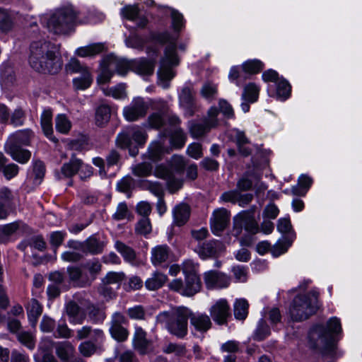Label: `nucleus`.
<instances>
[{
    "label": "nucleus",
    "mask_w": 362,
    "mask_h": 362,
    "mask_svg": "<svg viewBox=\"0 0 362 362\" xmlns=\"http://www.w3.org/2000/svg\"><path fill=\"white\" fill-rule=\"evenodd\" d=\"M115 247L126 261L132 262L135 259L136 254L134 250L124 244L122 242L119 240L116 241Z\"/></svg>",
    "instance_id": "45"
},
{
    "label": "nucleus",
    "mask_w": 362,
    "mask_h": 362,
    "mask_svg": "<svg viewBox=\"0 0 362 362\" xmlns=\"http://www.w3.org/2000/svg\"><path fill=\"white\" fill-rule=\"evenodd\" d=\"M55 127L59 132L67 134L71 129V122L65 115L60 114L56 117Z\"/></svg>",
    "instance_id": "48"
},
{
    "label": "nucleus",
    "mask_w": 362,
    "mask_h": 362,
    "mask_svg": "<svg viewBox=\"0 0 362 362\" xmlns=\"http://www.w3.org/2000/svg\"><path fill=\"white\" fill-rule=\"evenodd\" d=\"M200 94L203 98L211 102L218 94L217 84L211 81L205 82L200 89Z\"/></svg>",
    "instance_id": "39"
},
{
    "label": "nucleus",
    "mask_w": 362,
    "mask_h": 362,
    "mask_svg": "<svg viewBox=\"0 0 362 362\" xmlns=\"http://www.w3.org/2000/svg\"><path fill=\"white\" fill-rule=\"evenodd\" d=\"M249 303L244 298L236 299L233 305V312L235 319L244 320L248 315Z\"/></svg>",
    "instance_id": "36"
},
{
    "label": "nucleus",
    "mask_w": 362,
    "mask_h": 362,
    "mask_svg": "<svg viewBox=\"0 0 362 362\" xmlns=\"http://www.w3.org/2000/svg\"><path fill=\"white\" fill-rule=\"evenodd\" d=\"M317 298V291L296 296L290 306V315L293 320L303 321L315 314L318 309Z\"/></svg>",
    "instance_id": "7"
},
{
    "label": "nucleus",
    "mask_w": 362,
    "mask_h": 362,
    "mask_svg": "<svg viewBox=\"0 0 362 362\" xmlns=\"http://www.w3.org/2000/svg\"><path fill=\"white\" fill-rule=\"evenodd\" d=\"M13 25L12 19L10 15L0 8V28L4 31H8L11 29Z\"/></svg>",
    "instance_id": "63"
},
{
    "label": "nucleus",
    "mask_w": 362,
    "mask_h": 362,
    "mask_svg": "<svg viewBox=\"0 0 362 362\" xmlns=\"http://www.w3.org/2000/svg\"><path fill=\"white\" fill-rule=\"evenodd\" d=\"M77 13L72 6L67 5L57 8L49 18H42L49 32L64 35L70 32L74 27Z\"/></svg>",
    "instance_id": "3"
},
{
    "label": "nucleus",
    "mask_w": 362,
    "mask_h": 362,
    "mask_svg": "<svg viewBox=\"0 0 362 362\" xmlns=\"http://www.w3.org/2000/svg\"><path fill=\"white\" fill-rule=\"evenodd\" d=\"M134 180L131 176H125L117 184V189L123 193H128L133 188Z\"/></svg>",
    "instance_id": "58"
},
{
    "label": "nucleus",
    "mask_w": 362,
    "mask_h": 362,
    "mask_svg": "<svg viewBox=\"0 0 362 362\" xmlns=\"http://www.w3.org/2000/svg\"><path fill=\"white\" fill-rule=\"evenodd\" d=\"M189 316L190 310L188 308L180 307L160 313L156 317V322L165 324L171 334L182 338L187 333V320Z\"/></svg>",
    "instance_id": "4"
},
{
    "label": "nucleus",
    "mask_w": 362,
    "mask_h": 362,
    "mask_svg": "<svg viewBox=\"0 0 362 362\" xmlns=\"http://www.w3.org/2000/svg\"><path fill=\"white\" fill-rule=\"evenodd\" d=\"M189 128L190 134L194 138L201 137L211 129L208 128V125L204 121H203V123L189 122Z\"/></svg>",
    "instance_id": "47"
},
{
    "label": "nucleus",
    "mask_w": 362,
    "mask_h": 362,
    "mask_svg": "<svg viewBox=\"0 0 362 362\" xmlns=\"http://www.w3.org/2000/svg\"><path fill=\"white\" fill-rule=\"evenodd\" d=\"M341 330V323L338 318L332 317L327 326L317 325L309 332V342L312 348L320 351L323 354H331L335 348L334 334Z\"/></svg>",
    "instance_id": "2"
},
{
    "label": "nucleus",
    "mask_w": 362,
    "mask_h": 362,
    "mask_svg": "<svg viewBox=\"0 0 362 362\" xmlns=\"http://www.w3.org/2000/svg\"><path fill=\"white\" fill-rule=\"evenodd\" d=\"M170 250L166 245H157L151 250V262L154 266H158L168 261Z\"/></svg>",
    "instance_id": "26"
},
{
    "label": "nucleus",
    "mask_w": 362,
    "mask_h": 362,
    "mask_svg": "<svg viewBox=\"0 0 362 362\" xmlns=\"http://www.w3.org/2000/svg\"><path fill=\"white\" fill-rule=\"evenodd\" d=\"M125 88V85L120 83L115 87L103 89V92L107 96H112L115 99H122L127 95Z\"/></svg>",
    "instance_id": "53"
},
{
    "label": "nucleus",
    "mask_w": 362,
    "mask_h": 362,
    "mask_svg": "<svg viewBox=\"0 0 362 362\" xmlns=\"http://www.w3.org/2000/svg\"><path fill=\"white\" fill-rule=\"evenodd\" d=\"M27 313L29 321L33 327L37 324L38 317L42 313V306L36 299H31L27 306Z\"/></svg>",
    "instance_id": "35"
},
{
    "label": "nucleus",
    "mask_w": 362,
    "mask_h": 362,
    "mask_svg": "<svg viewBox=\"0 0 362 362\" xmlns=\"http://www.w3.org/2000/svg\"><path fill=\"white\" fill-rule=\"evenodd\" d=\"M224 250V245L218 240L204 243L199 247L198 254L202 259L214 257Z\"/></svg>",
    "instance_id": "17"
},
{
    "label": "nucleus",
    "mask_w": 362,
    "mask_h": 362,
    "mask_svg": "<svg viewBox=\"0 0 362 362\" xmlns=\"http://www.w3.org/2000/svg\"><path fill=\"white\" fill-rule=\"evenodd\" d=\"M40 123L44 134L51 141L57 142V139L53 136L52 112L50 110L43 111Z\"/></svg>",
    "instance_id": "29"
},
{
    "label": "nucleus",
    "mask_w": 362,
    "mask_h": 362,
    "mask_svg": "<svg viewBox=\"0 0 362 362\" xmlns=\"http://www.w3.org/2000/svg\"><path fill=\"white\" fill-rule=\"evenodd\" d=\"M55 352L62 362H68L74 357L75 348L69 341H59L55 344Z\"/></svg>",
    "instance_id": "24"
},
{
    "label": "nucleus",
    "mask_w": 362,
    "mask_h": 362,
    "mask_svg": "<svg viewBox=\"0 0 362 362\" xmlns=\"http://www.w3.org/2000/svg\"><path fill=\"white\" fill-rule=\"evenodd\" d=\"M89 317L94 322H102L105 318L103 311L96 308L93 305H90L87 308Z\"/></svg>",
    "instance_id": "62"
},
{
    "label": "nucleus",
    "mask_w": 362,
    "mask_h": 362,
    "mask_svg": "<svg viewBox=\"0 0 362 362\" xmlns=\"http://www.w3.org/2000/svg\"><path fill=\"white\" fill-rule=\"evenodd\" d=\"M165 111L163 110L162 113L154 112L148 117L149 125L156 129L160 128L164 124Z\"/></svg>",
    "instance_id": "61"
},
{
    "label": "nucleus",
    "mask_w": 362,
    "mask_h": 362,
    "mask_svg": "<svg viewBox=\"0 0 362 362\" xmlns=\"http://www.w3.org/2000/svg\"><path fill=\"white\" fill-rule=\"evenodd\" d=\"M168 286L172 291L182 296H192L201 290L202 283L198 276H187L185 277V281L181 279H175Z\"/></svg>",
    "instance_id": "10"
},
{
    "label": "nucleus",
    "mask_w": 362,
    "mask_h": 362,
    "mask_svg": "<svg viewBox=\"0 0 362 362\" xmlns=\"http://www.w3.org/2000/svg\"><path fill=\"white\" fill-rule=\"evenodd\" d=\"M105 243L95 235H91L84 240V253L98 255L103 252Z\"/></svg>",
    "instance_id": "32"
},
{
    "label": "nucleus",
    "mask_w": 362,
    "mask_h": 362,
    "mask_svg": "<svg viewBox=\"0 0 362 362\" xmlns=\"http://www.w3.org/2000/svg\"><path fill=\"white\" fill-rule=\"evenodd\" d=\"M263 68V62L256 59L247 60L242 64L243 71L249 74H256L261 71Z\"/></svg>",
    "instance_id": "44"
},
{
    "label": "nucleus",
    "mask_w": 362,
    "mask_h": 362,
    "mask_svg": "<svg viewBox=\"0 0 362 362\" xmlns=\"http://www.w3.org/2000/svg\"><path fill=\"white\" fill-rule=\"evenodd\" d=\"M148 108V105L142 98H135L129 105L124 108L123 115L129 122L136 121L146 115Z\"/></svg>",
    "instance_id": "11"
},
{
    "label": "nucleus",
    "mask_w": 362,
    "mask_h": 362,
    "mask_svg": "<svg viewBox=\"0 0 362 362\" xmlns=\"http://www.w3.org/2000/svg\"><path fill=\"white\" fill-rule=\"evenodd\" d=\"M130 211L125 202H121L118 204L115 213L112 215L113 219L116 221H122L129 218Z\"/></svg>",
    "instance_id": "60"
},
{
    "label": "nucleus",
    "mask_w": 362,
    "mask_h": 362,
    "mask_svg": "<svg viewBox=\"0 0 362 362\" xmlns=\"http://www.w3.org/2000/svg\"><path fill=\"white\" fill-rule=\"evenodd\" d=\"M104 64H105L102 66L101 72L97 78V82L99 84L108 83L113 74V69L108 66V62L106 61V59L104 60Z\"/></svg>",
    "instance_id": "57"
},
{
    "label": "nucleus",
    "mask_w": 362,
    "mask_h": 362,
    "mask_svg": "<svg viewBox=\"0 0 362 362\" xmlns=\"http://www.w3.org/2000/svg\"><path fill=\"white\" fill-rule=\"evenodd\" d=\"M251 235L257 233L259 227L254 216L253 211H243L233 218V235L238 237L243 230Z\"/></svg>",
    "instance_id": "8"
},
{
    "label": "nucleus",
    "mask_w": 362,
    "mask_h": 362,
    "mask_svg": "<svg viewBox=\"0 0 362 362\" xmlns=\"http://www.w3.org/2000/svg\"><path fill=\"white\" fill-rule=\"evenodd\" d=\"M139 10L136 5H128L121 10L122 15L128 20L134 21L139 16Z\"/></svg>",
    "instance_id": "64"
},
{
    "label": "nucleus",
    "mask_w": 362,
    "mask_h": 362,
    "mask_svg": "<svg viewBox=\"0 0 362 362\" xmlns=\"http://www.w3.org/2000/svg\"><path fill=\"white\" fill-rule=\"evenodd\" d=\"M11 145V147H5L6 153L16 161L22 164L26 163L31 157V153L21 146Z\"/></svg>",
    "instance_id": "31"
},
{
    "label": "nucleus",
    "mask_w": 362,
    "mask_h": 362,
    "mask_svg": "<svg viewBox=\"0 0 362 362\" xmlns=\"http://www.w3.org/2000/svg\"><path fill=\"white\" fill-rule=\"evenodd\" d=\"M146 139L147 134L145 131L139 126H132L126 128L117 135L116 143L121 148H126L132 146V140H134L138 146H142Z\"/></svg>",
    "instance_id": "9"
},
{
    "label": "nucleus",
    "mask_w": 362,
    "mask_h": 362,
    "mask_svg": "<svg viewBox=\"0 0 362 362\" xmlns=\"http://www.w3.org/2000/svg\"><path fill=\"white\" fill-rule=\"evenodd\" d=\"M190 324L197 330L205 332L211 327L210 317L206 314L192 313L190 312Z\"/></svg>",
    "instance_id": "22"
},
{
    "label": "nucleus",
    "mask_w": 362,
    "mask_h": 362,
    "mask_svg": "<svg viewBox=\"0 0 362 362\" xmlns=\"http://www.w3.org/2000/svg\"><path fill=\"white\" fill-rule=\"evenodd\" d=\"M151 341L146 338V332L140 327L135 328L133 338V346L141 355L149 352Z\"/></svg>",
    "instance_id": "18"
},
{
    "label": "nucleus",
    "mask_w": 362,
    "mask_h": 362,
    "mask_svg": "<svg viewBox=\"0 0 362 362\" xmlns=\"http://www.w3.org/2000/svg\"><path fill=\"white\" fill-rule=\"evenodd\" d=\"M18 340L30 350H33L35 346L34 336L29 332L22 331L17 334Z\"/></svg>",
    "instance_id": "52"
},
{
    "label": "nucleus",
    "mask_w": 362,
    "mask_h": 362,
    "mask_svg": "<svg viewBox=\"0 0 362 362\" xmlns=\"http://www.w3.org/2000/svg\"><path fill=\"white\" fill-rule=\"evenodd\" d=\"M167 281V275L160 272H155L146 280L145 286L149 291H156L161 288Z\"/></svg>",
    "instance_id": "33"
},
{
    "label": "nucleus",
    "mask_w": 362,
    "mask_h": 362,
    "mask_svg": "<svg viewBox=\"0 0 362 362\" xmlns=\"http://www.w3.org/2000/svg\"><path fill=\"white\" fill-rule=\"evenodd\" d=\"M235 143L239 153L243 156H248L251 153V149L245 146L249 144V140L243 132L236 130L235 134Z\"/></svg>",
    "instance_id": "40"
},
{
    "label": "nucleus",
    "mask_w": 362,
    "mask_h": 362,
    "mask_svg": "<svg viewBox=\"0 0 362 362\" xmlns=\"http://www.w3.org/2000/svg\"><path fill=\"white\" fill-rule=\"evenodd\" d=\"M218 114L219 110L216 107L212 106L209 109L207 112V115L204 119L206 125H208V128H210L211 129L212 128H215L218 125V119L217 117Z\"/></svg>",
    "instance_id": "55"
},
{
    "label": "nucleus",
    "mask_w": 362,
    "mask_h": 362,
    "mask_svg": "<svg viewBox=\"0 0 362 362\" xmlns=\"http://www.w3.org/2000/svg\"><path fill=\"white\" fill-rule=\"evenodd\" d=\"M291 245V242L287 239L279 240L271 248L272 255L276 257L285 253Z\"/></svg>",
    "instance_id": "54"
},
{
    "label": "nucleus",
    "mask_w": 362,
    "mask_h": 362,
    "mask_svg": "<svg viewBox=\"0 0 362 362\" xmlns=\"http://www.w3.org/2000/svg\"><path fill=\"white\" fill-rule=\"evenodd\" d=\"M204 280L208 288H223L230 284V278L227 275L213 270L204 273Z\"/></svg>",
    "instance_id": "15"
},
{
    "label": "nucleus",
    "mask_w": 362,
    "mask_h": 362,
    "mask_svg": "<svg viewBox=\"0 0 362 362\" xmlns=\"http://www.w3.org/2000/svg\"><path fill=\"white\" fill-rule=\"evenodd\" d=\"M153 39L161 44L169 42L165 47L164 57L160 61L158 76L163 81H170L175 76L172 67L179 64L175 42L171 41V36L168 32L157 33L154 35Z\"/></svg>",
    "instance_id": "6"
},
{
    "label": "nucleus",
    "mask_w": 362,
    "mask_h": 362,
    "mask_svg": "<svg viewBox=\"0 0 362 362\" xmlns=\"http://www.w3.org/2000/svg\"><path fill=\"white\" fill-rule=\"evenodd\" d=\"M259 88L254 83H249L243 89L242 100L252 103L256 102L258 99Z\"/></svg>",
    "instance_id": "38"
},
{
    "label": "nucleus",
    "mask_w": 362,
    "mask_h": 362,
    "mask_svg": "<svg viewBox=\"0 0 362 362\" xmlns=\"http://www.w3.org/2000/svg\"><path fill=\"white\" fill-rule=\"evenodd\" d=\"M153 166L151 163L144 162L132 167V172L136 177H147L151 174Z\"/></svg>",
    "instance_id": "46"
},
{
    "label": "nucleus",
    "mask_w": 362,
    "mask_h": 362,
    "mask_svg": "<svg viewBox=\"0 0 362 362\" xmlns=\"http://www.w3.org/2000/svg\"><path fill=\"white\" fill-rule=\"evenodd\" d=\"M111 117V108L107 104H101L95 108V124L97 127H104Z\"/></svg>",
    "instance_id": "28"
},
{
    "label": "nucleus",
    "mask_w": 362,
    "mask_h": 362,
    "mask_svg": "<svg viewBox=\"0 0 362 362\" xmlns=\"http://www.w3.org/2000/svg\"><path fill=\"white\" fill-rule=\"evenodd\" d=\"M270 334V329L264 320L261 319L254 333L253 339L257 341L264 340Z\"/></svg>",
    "instance_id": "50"
},
{
    "label": "nucleus",
    "mask_w": 362,
    "mask_h": 362,
    "mask_svg": "<svg viewBox=\"0 0 362 362\" xmlns=\"http://www.w3.org/2000/svg\"><path fill=\"white\" fill-rule=\"evenodd\" d=\"M229 220L230 212L227 209L224 208L216 209L211 220L212 232L218 235L227 227Z\"/></svg>",
    "instance_id": "16"
},
{
    "label": "nucleus",
    "mask_w": 362,
    "mask_h": 362,
    "mask_svg": "<svg viewBox=\"0 0 362 362\" xmlns=\"http://www.w3.org/2000/svg\"><path fill=\"white\" fill-rule=\"evenodd\" d=\"M291 87L288 82L284 78H281L276 83V95L281 100L287 99L291 94Z\"/></svg>",
    "instance_id": "49"
},
{
    "label": "nucleus",
    "mask_w": 362,
    "mask_h": 362,
    "mask_svg": "<svg viewBox=\"0 0 362 362\" xmlns=\"http://www.w3.org/2000/svg\"><path fill=\"white\" fill-rule=\"evenodd\" d=\"M66 313L69 317V322L73 325H81L86 318L85 313L81 311L79 305L73 300L66 304Z\"/></svg>",
    "instance_id": "20"
},
{
    "label": "nucleus",
    "mask_w": 362,
    "mask_h": 362,
    "mask_svg": "<svg viewBox=\"0 0 362 362\" xmlns=\"http://www.w3.org/2000/svg\"><path fill=\"white\" fill-rule=\"evenodd\" d=\"M211 317L218 325H222L227 323L228 318L230 316V308L225 299L217 300L210 308Z\"/></svg>",
    "instance_id": "13"
},
{
    "label": "nucleus",
    "mask_w": 362,
    "mask_h": 362,
    "mask_svg": "<svg viewBox=\"0 0 362 362\" xmlns=\"http://www.w3.org/2000/svg\"><path fill=\"white\" fill-rule=\"evenodd\" d=\"M92 82L93 77L89 71L73 79V85L76 90H85L90 86Z\"/></svg>",
    "instance_id": "43"
},
{
    "label": "nucleus",
    "mask_w": 362,
    "mask_h": 362,
    "mask_svg": "<svg viewBox=\"0 0 362 362\" xmlns=\"http://www.w3.org/2000/svg\"><path fill=\"white\" fill-rule=\"evenodd\" d=\"M108 66L112 69H115L119 75H125L129 69H131V61L119 59L113 55L106 57Z\"/></svg>",
    "instance_id": "30"
},
{
    "label": "nucleus",
    "mask_w": 362,
    "mask_h": 362,
    "mask_svg": "<svg viewBox=\"0 0 362 362\" xmlns=\"http://www.w3.org/2000/svg\"><path fill=\"white\" fill-rule=\"evenodd\" d=\"M102 269V264L98 259H91L82 264L81 267H67V273L71 282L76 286L86 288L90 286Z\"/></svg>",
    "instance_id": "5"
},
{
    "label": "nucleus",
    "mask_w": 362,
    "mask_h": 362,
    "mask_svg": "<svg viewBox=\"0 0 362 362\" xmlns=\"http://www.w3.org/2000/svg\"><path fill=\"white\" fill-rule=\"evenodd\" d=\"M173 215L175 224L178 226H183L189 218L190 208L186 204H179L173 209Z\"/></svg>",
    "instance_id": "27"
},
{
    "label": "nucleus",
    "mask_w": 362,
    "mask_h": 362,
    "mask_svg": "<svg viewBox=\"0 0 362 362\" xmlns=\"http://www.w3.org/2000/svg\"><path fill=\"white\" fill-rule=\"evenodd\" d=\"M126 322L127 319L121 313L116 312L112 315L110 332L112 337L117 341H124L128 338L129 332L123 326Z\"/></svg>",
    "instance_id": "12"
},
{
    "label": "nucleus",
    "mask_w": 362,
    "mask_h": 362,
    "mask_svg": "<svg viewBox=\"0 0 362 362\" xmlns=\"http://www.w3.org/2000/svg\"><path fill=\"white\" fill-rule=\"evenodd\" d=\"M15 208L14 195L12 191L6 187L0 188V219H6L14 211Z\"/></svg>",
    "instance_id": "14"
},
{
    "label": "nucleus",
    "mask_w": 362,
    "mask_h": 362,
    "mask_svg": "<svg viewBox=\"0 0 362 362\" xmlns=\"http://www.w3.org/2000/svg\"><path fill=\"white\" fill-rule=\"evenodd\" d=\"M31 135L32 132L29 129L18 131L8 137L5 147H11V144L17 146L28 145Z\"/></svg>",
    "instance_id": "25"
},
{
    "label": "nucleus",
    "mask_w": 362,
    "mask_h": 362,
    "mask_svg": "<svg viewBox=\"0 0 362 362\" xmlns=\"http://www.w3.org/2000/svg\"><path fill=\"white\" fill-rule=\"evenodd\" d=\"M19 227L20 224L18 221L0 226V243H6L8 238L19 229Z\"/></svg>",
    "instance_id": "42"
},
{
    "label": "nucleus",
    "mask_w": 362,
    "mask_h": 362,
    "mask_svg": "<svg viewBox=\"0 0 362 362\" xmlns=\"http://www.w3.org/2000/svg\"><path fill=\"white\" fill-rule=\"evenodd\" d=\"M186 136L183 131L178 128L170 136V144L175 148H181L185 144Z\"/></svg>",
    "instance_id": "51"
},
{
    "label": "nucleus",
    "mask_w": 362,
    "mask_h": 362,
    "mask_svg": "<svg viewBox=\"0 0 362 362\" xmlns=\"http://www.w3.org/2000/svg\"><path fill=\"white\" fill-rule=\"evenodd\" d=\"M8 159L0 152V170L8 180L16 177L19 170V167L15 163L7 164Z\"/></svg>",
    "instance_id": "34"
},
{
    "label": "nucleus",
    "mask_w": 362,
    "mask_h": 362,
    "mask_svg": "<svg viewBox=\"0 0 362 362\" xmlns=\"http://www.w3.org/2000/svg\"><path fill=\"white\" fill-rule=\"evenodd\" d=\"M152 227L148 217L141 218L136 226V233L146 235L151 232Z\"/></svg>",
    "instance_id": "59"
},
{
    "label": "nucleus",
    "mask_w": 362,
    "mask_h": 362,
    "mask_svg": "<svg viewBox=\"0 0 362 362\" xmlns=\"http://www.w3.org/2000/svg\"><path fill=\"white\" fill-rule=\"evenodd\" d=\"M163 152V144L160 141H153L150 144L146 156L152 161H157L160 160Z\"/></svg>",
    "instance_id": "41"
},
{
    "label": "nucleus",
    "mask_w": 362,
    "mask_h": 362,
    "mask_svg": "<svg viewBox=\"0 0 362 362\" xmlns=\"http://www.w3.org/2000/svg\"><path fill=\"white\" fill-rule=\"evenodd\" d=\"M154 66L153 61L145 58L131 61V70L139 75H151Z\"/></svg>",
    "instance_id": "21"
},
{
    "label": "nucleus",
    "mask_w": 362,
    "mask_h": 362,
    "mask_svg": "<svg viewBox=\"0 0 362 362\" xmlns=\"http://www.w3.org/2000/svg\"><path fill=\"white\" fill-rule=\"evenodd\" d=\"M59 47L45 39L33 41L29 47L28 64L35 71L57 74L61 69L58 62Z\"/></svg>",
    "instance_id": "1"
},
{
    "label": "nucleus",
    "mask_w": 362,
    "mask_h": 362,
    "mask_svg": "<svg viewBox=\"0 0 362 362\" xmlns=\"http://www.w3.org/2000/svg\"><path fill=\"white\" fill-rule=\"evenodd\" d=\"M80 167L81 159L72 156L69 162L62 165L61 170L56 173V176L59 180L71 178L78 173Z\"/></svg>",
    "instance_id": "19"
},
{
    "label": "nucleus",
    "mask_w": 362,
    "mask_h": 362,
    "mask_svg": "<svg viewBox=\"0 0 362 362\" xmlns=\"http://www.w3.org/2000/svg\"><path fill=\"white\" fill-rule=\"evenodd\" d=\"M103 43H93L77 49L76 54L81 57H93L103 51Z\"/></svg>",
    "instance_id": "37"
},
{
    "label": "nucleus",
    "mask_w": 362,
    "mask_h": 362,
    "mask_svg": "<svg viewBox=\"0 0 362 362\" xmlns=\"http://www.w3.org/2000/svg\"><path fill=\"white\" fill-rule=\"evenodd\" d=\"M179 98L181 106L185 109L186 115L192 116L194 113L195 103L192 90L188 87L183 88Z\"/></svg>",
    "instance_id": "23"
},
{
    "label": "nucleus",
    "mask_w": 362,
    "mask_h": 362,
    "mask_svg": "<svg viewBox=\"0 0 362 362\" xmlns=\"http://www.w3.org/2000/svg\"><path fill=\"white\" fill-rule=\"evenodd\" d=\"M66 70L71 74L78 73L80 74L89 71L87 66L82 65L78 59L74 58L71 59L69 63L66 64Z\"/></svg>",
    "instance_id": "56"
}]
</instances>
